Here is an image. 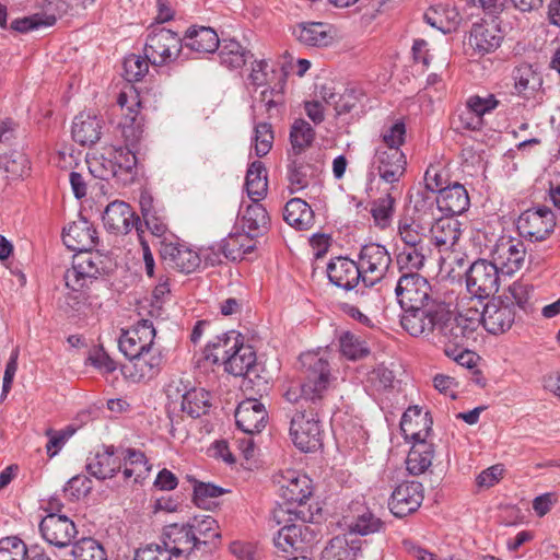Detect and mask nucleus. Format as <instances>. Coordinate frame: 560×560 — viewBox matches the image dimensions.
I'll use <instances>...</instances> for the list:
<instances>
[{
	"mask_svg": "<svg viewBox=\"0 0 560 560\" xmlns=\"http://www.w3.org/2000/svg\"><path fill=\"white\" fill-rule=\"evenodd\" d=\"M303 380L283 394L287 401L299 408L290 416V436L302 452H314L322 446L319 412L331 390L332 377L328 360L318 352L301 354Z\"/></svg>",
	"mask_w": 560,
	"mask_h": 560,
	"instance_id": "nucleus-1",
	"label": "nucleus"
},
{
	"mask_svg": "<svg viewBox=\"0 0 560 560\" xmlns=\"http://www.w3.org/2000/svg\"><path fill=\"white\" fill-rule=\"evenodd\" d=\"M278 493L284 500L272 510V521L282 525L275 538L277 547L287 551L288 547L302 548L301 544L312 545L316 541L317 528L308 525L322 517L318 503L308 504L313 493L312 480L296 470H285L275 477Z\"/></svg>",
	"mask_w": 560,
	"mask_h": 560,
	"instance_id": "nucleus-2",
	"label": "nucleus"
},
{
	"mask_svg": "<svg viewBox=\"0 0 560 560\" xmlns=\"http://www.w3.org/2000/svg\"><path fill=\"white\" fill-rule=\"evenodd\" d=\"M155 335L152 320L140 319L119 337V350L133 362L135 377L139 382L150 381L161 370L163 357L161 351L153 347Z\"/></svg>",
	"mask_w": 560,
	"mask_h": 560,
	"instance_id": "nucleus-3",
	"label": "nucleus"
},
{
	"mask_svg": "<svg viewBox=\"0 0 560 560\" xmlns=\"http://www.w3.org/2000/svg\"><path fill=\"white\" fill-rule=\"evenodd\" d=\"M431 424L432 420L429 418V413L422 415L421 409L417 406L408 408L401 417L402 433L406 439L410 438L416 442L406 460L407 469L411 475L424 472L432 464V445L425 442L431 432Z\"/></svg>",
	"mask_w": 560,
	"mask_h": 560,
	"instance_id": "nucleus-4",
	"label": "nucleus"
},
{
	"mask_svg": "<svg viewBox=\"0 0 560 560\" xmlns=\"http://www.w3.org/2000/svg\"><path fill=\"white\" fill-rule=\"evenodd\" d=\"M91 175L103 180L115 179L128 186L138 175L136 152L128 148L109 147L86 161Z\"/></svg>",
	"mask_w": 560,
	"mask_h": 560,
	"instance_id": "nucleus-5",
	"label": "nucleus"
},
{
	"mask_svg": "<svg viewBox=\"0 0 560 560\" xmlns=\"http://www.w3.org/2000/svg\"><path fill=\"white\" fill-rule=\"evenodd\" d=\"M480 318L478 310L469 308L466 313L454 314L446 306V314L440 322L435 340L445 350L469 347L477 340Z\"/></svg>",
	"mask_w": 560,
	"mask_h": 560,
	"instance_id": "nucleus-6",
	"label": "nucleus"
},
{
	"mask_svg": "<svg viewBox=\"0 0 560 560\" xmlns=\"http://www.w3.org/2000/svg\"><path fill=\"white\" fill-rule=\"evenodd\" d=\"M445 314L446 304L438 300L422 306L402 310L400 325L412 337L434 341L435 332Z\"/></svg>",
	"mask_w": 560,
	"mask_h": 560,
	"instance_id": "nucleus-7",
	"label": "nucleus"
},
{
	"mask_svg": "<svg viewBox=\"0 0 560 560\" xmlns=\"http://www.w3.org/2000/svg\"><path fill=\"white\" fill-rule=\"evenodd\" d=\"M98 262H101L100 258L94 256L91 250L78 252L73 257L72 267L63 276L66 287L69 290L67 303L72 308H75L85 300L83 289L100 276Z\"/></svg>",
	"mask_w": 560,
	"mask_h": 560,
	"instance_id": "nucleus-8",
	"label": "nucleus"
},
{
	"mask_svg": "<svg viewBox=\"0 0 560 560\" xmlns=\"http://www.w3.org/2000/svg\"><path fill=\"white\" fill-rule=\"evenodd\" d=\"M395 294L401 310L440 300L430 282L419 272H404L397 281Z\"/></svg>",
	"mask_w": 560,
	"mask_h": 560,
	"instance_id": "nucleus-9",
	"label": "nucleus"
},
{
	"mask_svg": "<svg viewBox=\"0 0 560 560\" xmlns=\"http://www.w3.org/2000/svg\"><path fill=\"white\" fill-rule=\"evenodd\" d=\"M182 48L183 39L179 35L163 27L148 35L144 56L153 66H164L176 60Z\"/></svg>",
	"mask_w": 560,
	"mask_h": 560,
	"instance_id": "nucleus-10",
	"label": "nucleus"
},
{
	"mask_svg": "<svg viewBox=\"0 0 560 560\" xmlns=\"http://www.w3.org/2000/svg\"><path fill=\"white\" fill-rule=\"evenodd\" d=\"M357 264L362 273L364 287H373L385 277L390 267L392 257L384 245L370 243L361 247Z\"/></svg>",
	"mask_w": 560,
	"mask_h": 560,
	"instance_id": "nucleus-11",
	"label": "nucleus"
},
{
	"mask_svg": "<svg viewBox=\"0 0 560 560\" xmlns=\"http://www.w3.org/2000/svg\"><path fill=\"white\" fill-rule=\"evenodd\" d=\"M500 272L491 260H476L466 272L468 292L479 300L494 295L500 287Z\"/></svg>",
	"mask_w": 560,
	"mask_h": 560,
	"instance_id": "nucleus-12",
	"label": "nucleus"
},
{
	"mask_svg": "<svg viewBox=\"0 0 560 560\" xmlns=\"http://www.w3.org/2000/svg\"><path fill=\"white\" fill-rule=\"evenodd\" d=\"M490 257L501 273L511 276L523 267L526 247L518 237L503 235L495 241Z\"/></svg>",
	"mask_w": 560,
	"mask_h": 560,
	"instance_id": "nucleus-13",
	"label": "nucleus"
},
{
	"mask_svg": "<svg viewBox=\"0 0 560 560\" xmlns=\"http://www.w3.org/2000/svg\"><path fill=\"white\" fill-rule=\"evenodd\" d=\"M555 226V214L546 206L527 209L517 220L520 234L530 242L545 241L553 232Z\"/></svg>",
	"mask_w": 560,
	"mask_h": 560,
	"instance_id": "nucleus-14",
	"label": "nucleus"
},
{
	"mask_svg": "<svg viewBox=\"0 0 560 560\" xmlns=\"http://www.w3.org/2000/svg\"><path fill=\"white\" fill-rule=\"evenodd\" d=\"M42 537L49 545L66 548L71 545L78 530L72 520L59 513H48L39 524Z\"/></svg>",
	"mask_w": 560,
	"mask_h": 560,
	"instance_id": "nucleus-15",
	"label": "nucleus"
},
{
	"mask_svg": "<svg viewBox=\"0 0 560 560\" xmlns=\"http://www.w3.org/2000/svg\"><path fill=\"white\" fill-rule=\"evenodd\" d=\"M415 206V214L404 217L398 221L397 233L404 246L427 247L424 240L428 234L431 220H428V210L425 202L421 206Z\"/></svg>",
	"mask_w": 560,
	"mask_h": 560,
	"instance_id": "nucleus-16",
	"label": "nucleus"
},
{
	"mask_svg": "<svg viewBox=\"0 0 560 560\" xmlns=\"http://www.w3.org/2000/svg\"><path fill=\"white\" fill-rule=\"evenodd\" d=\"M423 486L418 481H405L393 491L388 501L390 512L399 518L415 513L423 501Z\"/></svg>",
	"mask_w": 560,
	"mask_h": 560,
	"instance_id": "nucleus-17",
	"label": "nucleus"
},
{
	"mask_svg": "<svg viewBox=\"0 0 560 560\" xmlns=\"http://www.w3.org/2000/svg\"><path fill=\"white\" fill-rule=\"evenodd\" d=\"M433 203L427 206L428 220H431L428 233L431 241L440 252L452 249L460 237V223L454 217L433 218Z\"/></svg>",
	"mask_w": 560,
	"mask_h": 560,
	"instance_id": "nucleus-18",
	"label": "nucleus"
},
{
	"mask_svg": "<svg viewBox=\"0 0 560 560\" xmlns=\"http://www.w3.org/2000/svg\"><path fill=\"white\" fill-rule=\"evenodd\" d=\"M375 164L380 178L392 185L390 190L396 191L395 184L399 183L407 166V159L401 150L376 149Z\"/></svg>",
	"mask_w": 560,
	"mask_h": 560,
	"instance_id": "nucleus-19",
	"label": "nucleus"
},
{
	"mask_svg": "<svg viewBox=\"0 0 560 560\" xmlns=\"http://www.w3.org/2000/svg\"><path fill=\"white\" fill-rule=\"evenodd\" d=\"M162 544L168 548L174 558H187L195 549H199L196 544V536H194L188 523H174L165 526L162 534Z\"/></svg>",
	"mask_w": 560,
	"mask_h": 560,
	"instance_id": "nucleus-20",
	"label": "nucleus"
},
{
	"mask_svg": "<svg viewBox=\"0 0 560 560\" xmlns=\"http://www.w3.org/2000/svg\"><path fill=\"white\" fill-rule=\"evenodd\" d=\"M479 318L480 324L488 332L498 335L511 328L515 319V313L511 305L493 299L483 306L482 312L479 313Z\"/></svg>",
	"mask_w": 560,
	"mask_h": 560,
	"instance_id": "nucleus-21",
	"label": "nucleus"
},
{
	"mask_svg": "<svg viewBox=\"0 0 560 560\" xmlns=\"http://www.w3.org/2000/svg\"><path fill=\"white\" fill-rule=\"evenodd\" d=\"M139 221L130 206L121 200L110 202L103 212L104 226L116 234H127L132 228L139 230Z\"/></svg>",
	"mask_w": 560,
	"mask_h": 560,
	"instance_id": "nucleus-22",
	"label": "nucleus"
},
{
	"mask_svg": "<svg viewBox=\"0 0 560 560\" xmlns=\"http://www.w3.org/2000/svg\"><path fill=\"white\" fill-rule=\"evenodd\" d=\"M160 255L167 267L180 272L189 273L200 264L199 255L179 243L162 241Z\"/></svg>",
	"mask_w": 560,
	"mask_h": 560,
	"instance_id": "nucleus-23",
	"label": "nucleus"
},
{
	"mask_svg": "<svg viewBox=\"0 0 560 560\" xmlns=\"http://www.w3.org/2000/svg\"><path fill=\"white\" fill-rule=\"evenodd\" d=\"M267 418L264 404L255 398L243 400L235 411L236 425L249 435L259 433L265 428Z\"/></svg>",
	"mask_w": 560,
	"mask_h": 560,
	"instance_id": "nucleus-24",
	"label": "nucleus"
},
{
	"mask_svg": "<svg viewBox=\"0 0 560 560\" xmlns=\"http://www.w3.org/2000/svg\"><path fill=\"white\" fill-rule=\"evenodd\" d=\"M62 241L73 252H90L97 244V233L93 225L81 217L63 229Z\"/></svg>",
	"mask_w": 560,
	"mask_h": 560,
	"instance_id": "nucleus-25",
	"label": "nucleus"
},
{
	"mask_svg": "<svg viewBox=\"0 0 560 560\" xmlns=\"http://www.w3.org/2000/svg\"><path fill=\"white\" fill-rule=\"evenodd\" d=\"M327 275L332 284L346 291L354 289L362 281L357 261L346 257L331 259L327 266Z\"/></svg>",
	"mask_w": 560,
	"mask_h": 560,
	"instance_id": "nucleus-26",
	"label": "nucleus"
},
{
	"mask_svg": "<svg viewBox=\"0 0 560 560\" xmlns=\"http://www.w3.org/2000/svg\"><path fill=\"white\" fill-rule=\"evenodd\" d=\"M500 30L488 23H475L469 33L468 44L480 56L490 54L500 47L502 42Z\"/></svg>",
	"mask_w": 560,
	"mask_h": 560,
	"instance_id": "nucleus-27",
	"label": "nucleus"
},
{
	"mask_svg": "<svg viewBox=\"0 0 560 560\" xmlns=\"http://www.w3.org/2000/svg\"><path fill=\"white\" fill-rule=\"evenodd\" d=\"M225 372L234 376L257 375L256 371V352L249 345L242 341L223 362Z\"/></svg>",
	"mask_w": 560,
	"mask_h": 560,
	"instance_id": "nucleus-28",
	"label": "nucleus"
},
{
	"mask_svg": "<svg viewBox=\"0 0 560 560\" xmlns=\"http://www.w3.org/2000/svg\"><path fill=\"white\" fill-rule=\"evenodd\" d=\"M436 207L447 217L462 214L469 207V197L465 187L458 183L440 189L436 198Z\"/></svg>",
	"mask_w": 560,
	"mask_h": 560,
	"instance_id": "nucleus-29",
	"label": "nucleus"
},
{
	"mask_svg": "<svg viewBox=\"0 0 560 560\" xmlns=\"http://www.w3.org/2000/svg\"><path fill=\"white\" fill-rule=\"evenodd\" d=\"M293 34L301 44L310 47H327L334 40L331 26L322 22L300 23Z\"/></svg>",
	"mask_w": 560,
	"mask_h": 560,
	"instance_id": "nucleus-30",
	"label": "nucleus"
},
{
	"mask_svg": "<svg viewBox=\"0 0 560 560\" xmlns=\"http://www.w3.org/2000/svg\"><path fill=\"white\" fill-rule=\"evenodd\" d=\"M102 133V121L96 115L81 112L74 117L72 124V138L82 145L97 142Z\"/></svg>",
	"mask_w": 560,
	"mask_h": 560,
	"instance_id": "nucleus-31",
	"label": "nucleus"
},
{
	"mask_svg": "<svg viewBox=\"0 0 560 560\" xmlns=\"http://www.w3.org/2000/svg\"><path fill=\"white\" fill-rule=\"evenodd\" d=\"M184 40L186 47L199 54H212L220 45L215 31L207 26H190Z\"/></svg>",
	"mask_w": 560,
	"mask_h": 560,
	"instance_id": "nucleus-32",
	"label": "nucleus"
},
{
	"mask_svg": "<svg viewBox=\"0 0 560 560\" xmlns=\"http://www.w3.org/2000/svg\"><path fill=\"white\" fill-rule=\"evenodd\" d=\"M354 514L345 516V524L351 533L369 535L378 532L383 523L364 505L355 503L351 506Z\"/></svg>",
	"mask_w": 560,
	"mask_h": 560,
	"instance_id": "nucleus-33",
	"label": "nucleus"
},
{
	"mask_svg": "<svg viewBox=\"0 0 560 560\" xmlns=\"http://www.w3.org/2000/svg\"><path fill=\"white\" fill-rule=\"evenodd\" d=\"M139 106L140 102H135L133 105L129 106L127 112L122 114V118L119 122L121 136L126 141L124 148H128L133 152L136 145L143 137V118L139 114Z\"/></svg>",
	"mask_w": 560,
	"mask_h": 560,
	"instance_id": "nucleus-34",
	"label": "nucleus"
},
{
	"mask_svg": "<svg viewBox=\"0 0 560 560\" xmlns=\"http://www.w3.org/2000/svg\"><path fill=\"white\" fill-rule=\"evenodd\" d=\"M242 341L241 334L235 330L218 335L208 342L205 349V358L213 364H221Z\"/></svg>",
	"mask_w": 560,
	"mask_h": 560,
	"instance_id": "nucleus-35",
	"label": "nucleus"
},
{
	"mask_svg": "<svg viewBox=\"0 0 560 560\" xmlns=\"http://www.w3.org/2000/svg\"><path fill=\"white\" fill-rule=\"evenodd\" d=\"M269 221L267 210L259 201L248 203L241 214L242 229L252 237L264 234L268 230Z\"/></svg>",
	"mask_w": 560,
	"mask_h": 560,
	"instance_id": "nucleus-36",
	"label": "nucleus"
},
{
	"mask_svg": "<svg viewBox=\"0 0 560 560\" xmlns=\"http://www.w3.org/2000/svg\"><path fill=\"white\" fill-rule=\"evenodd\" d=\"M284 221L296 230H308L314 223V213L310 205L301 198L290 199L283 211Z\"/></svg>",
	"mask_w": 560,
	"mask_h": 560,
	"instance_id": "nucleus-37",
	"label": "nucleus"
},
{
	"mask_svg": "<svg viewBox=\"0 0 560 560\" xmlns=\"http://www.w3.org/2000/svg\"><path fill=\"white\" fill-rule=\"evenodd\" d=\"M120 468V458L115 456L114 452L109 448L103 453H97L86 464L88 472L98 480L113 478Z\"/></svg>",
	"mask_w": 560,
	"mask_h": 560,
	"instance_id": "nucleus-38",
	"label": "nucleus"
},
{
	"mask_svg": "<svg viewBox=\"0 0 560 560\" xmlns=\"http://www.w3.org/2000/svg\"><path fill=\"white\" fill-rule=\"evenodd\" d=\"M245 187L252 201L262 199L268 189L267 171L262 162H253L246 173Z\"/></svg>",
	"mask_w": 560,
	"mask_h": 560,
	"instance_id": "nucleus-39",
	"label": "nucleus"
},
{
	"mask_svg": "<svg viewBox=\"0 0 560 560\" xmlns=\"http://www.w3.org/2000/svg\"><path fill=\"white\" fill-rule=\"evenodd\" d=\"M188 525L191 528L194 536H196V544L207 546L214 539H220L218 522L210 515L194 516L188 520Z\"/></svg>",
	"mask_w": 560,
	"mask_h": 560,
	"instance_id": "nucleus-40",
	"label": "nucleus"
},
{
	"mask_svg": "<svg viewBox=\"0 0 560 560\" xmlns=\"http://www.w3.org/2000/svg\"><path fill=\"white\" fill-rule=\"evenodd\" d=\"M210 393L203 388H192L183 395L182 410L191 418H199L211 408Z\"/></svg>",
	"mask_w": 560,
	"mask_h": 560,
	"instance_id": "nucleus-41",
	"label": "nucleus"
},
{
	"mask_svg": "<svg viewBox=\"0 0 560 560\" xmlns=\"http://www.w3.org/2000/svg\"><path fill=\"white\" fill-rule=\"evenodd\" d=\"M218 49L221 63L231 69L242 68L252 56L250 51L235 39H223Z\"/></svg>",
	"mask_w": 560,
	"mask_h": 560,
	"instance_id": "nucleus-42",
	"label": "nucleus"
},
{
	"mask_svg": "<svg viewBox=\"0 0 560 560\" xmlns=\"http://www.w3.org/2000/svg\"><path fill=\"white\" fill-rule=\"evenodd\" d=\"M253 238L254 237L246 232L242 234H230L222 242V253L231 260L243 259L244 256L249 254L255 247Z\"/></svg>",
	"mask_w": 560,
	"mask_h": 560,
	"instance_id": "nucleus-43",
	"label": "nucleus"
},
{
	"mask_svg": "<svg viewBox=\"0 0 560 560\" xmlns=\"http://www.w3.org/2000/svg\"><path fill=\"white\" fill-rule=\"evenodd\" d=\"M428 252V247L402 246L396 256L399 271L418 272L425 264Z\"/></svg>",
	"mask_w": 560,
	"mask_h": 560,
	"instance_id": "nucleus-44",
	"label": "nucleus"
},
{
	"mask_svg": "<svg viewBox=\"0 0 560 560\" xmlns=\"http://www.w3.org/2000/svg\"><path fill=\"white\" fill-rule=\"evenodd\" d=\"M395 192L393 190L388 191L372 202L371 215L374 224L382 230L388 228L392 223L396 205Z\"/></svg>",
	"mask_w": 560,
	"mask_h": 560,
	"instance_id": "nucleus-45",
	"label": "nucleus"
},
{
	"mask_svg": "<svg viewBox=\"0 0 560 560\" xmlns=\"http://www.w3.org/2000/svg\"><path fill=\"white\" fill-rule=\"evenodd\" d=\"M315 138V130L304 119H296L290 129V142L292 151L300 154L311 147Z\"/></svg>",
	"mask_w": 560,
	"mask_h": 560,
	"instance_id": "nucleus-46",
	"label": "nucleus"
},
{
	"mask_svg": "<svg viewBox=\"0 0 560 560\" xmlns=\"http://www.w3.org/2000/svg\"><path fill=\"white\" fill-rule=\"evenodd\" d=\"M0 168L12 177H22L30 171L27 156L20 151L0 154Z\"/></svg>",
	"mask_w": 560,
	"mask_h": 560,
	"instance_id": "nucleus-47",
	"label": "nucleus"
},
{
	"mask_svg": "<svg viewBox=\"0 0 560 560\" xmlns=\"http://www.w3.org/2000/svg\"><path fill=\"white\" fill-rule=\"evenodd\" d=\"M354 548L349 546L345 537L337 536L323 549L319 560H354Z\"/></svg>",
	"mask_w": 560,
	"mask_h": 560,
	"instance_id": "nucleus-48",
	"label": "nucleus"
},
{
	"mask_svg": "<svg viewBox=\"0 0 560 560\" xmlns=\"http://www.w3.org/2000/svg\"><path fill=\"white\" fill-rule=\"evenodd\" d=\"M71 553L74 560H107L102 545L90 537L77 541Z\"/></svg>",
	"mask_w": 560,
	"mask_h": 560,
	"instance_id": "nucleus-49",
	"label": "nucleus"
},
{
	"mask_svg": "<svg viewBox=\"0 0 560 560\" xmlns=\"http://www.w3.org/2000/svg\"><path fill=\"white\" fill-rule=\"evenodd\" d=\"M30 553L25 542L16 536L0 539V560H27Z\"/></svg>",
	"mask_w": 560,
	"mask_h": 560,
	"instance_id": "nucleus-50",
	"label": "nucleus"
},
{
	"mask_svg": "<svg viewBox=\"0 0 560 560\" xmlns=\"http://www.w3.org/2000/svg\"><path fill=\"white\" fill-rule=\"evenodd\" d=\"M339 345L341 353L350 360L361 359L369 353V349L365 343L349 331H346L340 336Z\"/></svg>",
	"mask_w": 560,
	"mask_h": 560,
	"instance_id": "nucleus-51",
	"label": "nucleus"
},
{
	"mask_svg": "<svg viewBox=\"0 0 560 560\" xmlns=\"http://www.w3.org/2000/svg\"><path fill=\"white\" fill-rule=\"evenodd\" d=\"M384 147L377 149H397L405 143L406 139V125L402 120H396L393 125L384 127L381 133Z\"/></svg>",
	"mask_w": 560,
	"mask_h": 560,
	"instance_id": "nucleus-52",
	"label": "nucleus"
},
{
	"mask_svg": "<svg viewBox=\"0 0 560 560\" xmlns=\"http://www.w3.org/2000/svg\"><path fill=\"white\" fill-rule=\"evenodd\" d=\"M149 60L131 54L124 60V77L129 82L140 81L149 70Z\"/></svg>",
	"mask_w": 560,
	"mask_h": 560,
	"instance_id": "nucleus-53",
	"label": "nucleus"
},
{
	"mask_svg": "<svg viewBox=\"0 0 560 560\" xmlns=\"http://www.w3.org/2000/svg\"><path fill=\"white\" fill-rule=\"evenodd\" d=\"M255 153L262 158L269 153L273 143V131L268 122H259L254 128Z\"/></svg>",
	"mask_w": 560,
	"mask_h": 560,
	"instance_id": "nucleus-54",
	"label": "nucleus"
},
{
	"mask_svg": "<svg viewBox=\"0 0 560 560\" xmlns=\"http://www.w3.org/2000/svg\"><path fill=\"white\" fill-rule=\"evenodd\" d=\"M311 166L295 161L289 166L288 179L292 192L302 190L308 186Z\"/></svg>",
	"mask_w": 560,
	"mask_h": 560,
	"instance_id": "nucleus-55",
	"label": "nucleus"
},
{
	"mask_svg": "<svg viewBox=\"0 0 560 560\" xmlns=\"http://www.w3.org/2000/svg\"><path fill=\"white\" fill-rule=\"evenodd\" d=\"M92 489L93 485L89 477L77 475L67 482L63 492L70 500H79L82 497H86Z\"/></svg>",
	"mask_w": 560,
	"mask_h": 560,
	"instance_id": "nucleus-56",
	"label": "nucleus"
},
{
	"mask_svg": "<svg viewBox=\"0 0 560 560\" xmlns=\"http://www.w3.org/2000/svg\"><path fill=\"white\" fill-rule=\"evenodd\" d=\"M55 23V15L40 16L35 14L33 16L14 20L11 23V28L20 33H25L32 30H37L42 26H51Z\"/></svg>",
	"mask_w": 560,
	"mask_h": 560,
	"instance_id": "nucleus-57",
	"label": "nucleus"
},
{
	"mask_svg": "<svg viewBox=\"0 0 560 560\" xmlns=\"http://www.w3.org/2000/svg\"><path fill=\"white\" fill-rule=\"evenodd\" d=\"M394 375L390 370L381 364L368 373L366 384L373 389L381 392L392 386Z\"/></svg>",
	"mask_w": 560,
	"mask_h": 560,
	"instance_id": "nucleus-58",
	"label": "nucleus"
},
{
	"mask_svg": "<svg viewBox=\"0 0 560 560\" xmlns=\"http://www.w3.org/2000/svg\"><path fill=\"white\" fill-rule=\"evenodd\" d=\"M172 558L168 548L163 544H149L136 550L133 560H172Z\"/></svg>",
	"mask_w": 560,
	"mask_h": 560,
	"instance_id": "nucleus-59",
	"label": "nucleus"
},
{
	"mask_svg": "<svg viewBox=\"0 0 560 560\" xmlns=\"http://www.w3.org/2000/svg\"><path fill=\"white\" fill-rule=\"evenodd\" d=\"M224 490L215 485L195 481L194 485V502L196 505L206 506L208 499L219 498Z\"/></svg>",
	"mask_w": 560,
	"mask_h": 560,
	"instance_id": "nucleus-60",
	"label": "nucleus"
},
{
	"mask_svg": "<svg viewBox=\"0 0 560 560\" xmlns=\"http://www.w3.org/2000/svg\"><path fill=\"white\" fill-rule=\"evenodd\" d=\"M498 105L499 101L495 96L493 94H487L486 96H470L466 107L482 118L485 114L495 109Z\"/></svg>",
	"mask_w": 560,
	"mask_h": 560,
	"instance_id": "nucleus-61",
	"label": "nucleus"
},
{
	"mask_svg": "<svg viewBox=\"0 0 560 560\" xmlns=\"http://www.w3.org/2000/svg\"><path fill=\"white\" fill-rule=\"evenodd\" d=\"M88 361H90L93 366L105 373H112L116 370L115 361L102 349L95 350L90 354Z\"/></svg>",
	"mask_w": 560,
	"mask_h": 560,
	"instance_id": "nucleus-62",
	"label": "nucleus"
},
{
	"mask_svg": "<svg viewBox=\"0 0 560 560\" xmlns=\"http://www.w3.org/2000/svg\"><path fill=\"white\" fill-rule=\"evenodd\" d=\"M532 288L522 282H514L509 287V293L513 302H515L521 308H526V305L530 298Z\"/></svg>",
	"mask_w": 560,
	"mask_h": 560,
	"instance_id": "nucleus-63",
	"label": "nucleus"
},
{
	"mask_svg": "<svg viewBox=\"0 0 560 560\" xmlns=\"http://www.w3.org/2000/svg\"><path fill=\"white\" fill-rule=\"evenodd\" d=\"M444 353L462 366L470 369L475 365V355L468 350V347L450 348V350H445Z\"/></svg>",
	"mask_w": 560,
	"mask_h": 560,
	"instance_id": "nucleus-64",
	"label": "nucleus"
}]
</instances>
